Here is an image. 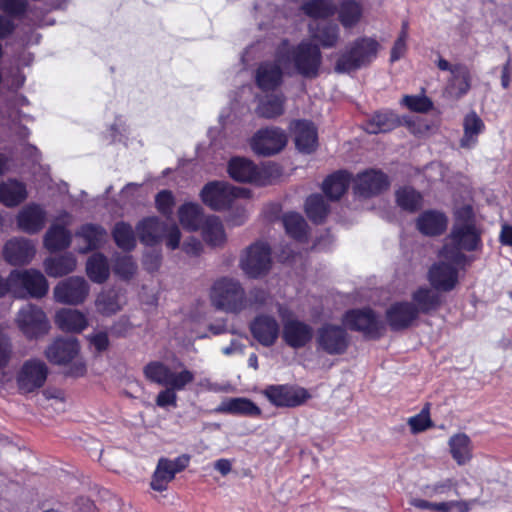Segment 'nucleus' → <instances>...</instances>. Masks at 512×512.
<instances>
[{"instance_id":"obj_1","label":"nucleus","mask_w":512,"mask_h":512,"mask_svg":"<svg viewBox=\"0 0 512 512\" xmlns=\"http://www.w3.org/2000/svg\"><path fill=\"white\" fill-rule=\"evenodd\" d=\"M277 61L286 73L294 69L304 77H316L321 65V52L317 45L302 41L297 46L283 41L276 51Z\"/></svg>"},{"instance_id":"obj_2","label":"nucleus","mask_w":512,"mask_h":512,"mask_svg":"<svg viewBox=\"0 0 512 512\" xmlns=\"http://www.w3.org/2000/svg\"><path fill=\"white\" fill-rule=\"evenodd\" d=\"M382 49L376 37L361 36L356 38L339 57L335 70L340 73L351 72L372 63Z\"/></svg>"},{"instance_id":"obj_3","label":"nucleus","mask_w":512,"mask_h":512,"mask_svg":"<svg viewBox=\"0 0 512 512\" xmlns=\"http://www.w3.org/2000/svg\"><path fill=\"white\" fill-rule=\"evenodd\" d=\"M456 221L449 236L448 245L450 251L476 250L481 245L480 231L474 223L473 210L466 205L459 208L456 213Z\"/></svg>"},{"instance_id":"obj_4","label":"nucleus","mask_w":512,"mask_h":512,"mask_svg":"<svg viewBox=\"0 0 512 512\" xmlns=\"http://www.w3.org/2000/svg\"><path fill=\"white\" fill-rule=\"evenodd\" d=\"M440 257L442 261L429 271V280L435 289L449 291L457 283V268L464 261V255L459 251H450L449 246L444 245Z\"/></svg>"},{"instance_id":"obj_5","label":"nucleus","mask_w":512,"mask_h":512,"mask_svg":"<svg viewBox=\"0 0 512 512\" xmlns=\"http://www.w3.org/2000/svg\"><path fill=\"white\" fill-rule=\"evenodd\" d=\"M11 294L17 298L27 295L42 298L48 292V282L44 275L35 269L14 270L10 273Z\"/></svg>"},{"instance_id":"obj_6","label":"nucleus","mask_w":512,"mask_h":512,"mask_svg":"<svg viewBox=\"0 0 512 512\" xmlns=\"http://www.w3.org/2000/svg\"><path fill=\"white\" fill-rule=\"evenodd\" d=\"M240 267L251 278L265 276L272 267L270 246L263 241L251 244L241 256Z\"/></svg>"},{"instance_id":"obj_7","label":"nucleus","mask_w":512,"mask_h":512,"mask_svg":"<svg viewBox=\"0 0 512 512\" xmlns=\"http://www.w3.org/2000/svg\"><path fill=\"white\" fill-rule=\"evenodd\" d=\"M48 367L44 361L32 358L24 361L15 374L17 389L21 394L33 393L44 386Z\"/></svg>"},{"instance_id":"obj_8","label":"nucleus","mask_w":512,"mask_h":512,"mask_svg":"<svg viewBox=\"0 0 512 512\" xmlns=\"http://www.w3.org/2000/svg\"><path fill=\"white\" fill-rule=\"evenodd\" d=\"M16 324L28 338H37L48 332L50 325L45 312L33 305L23 306L17 313Z\"/></svg>"},{"instance_id":"obj_9","label":"nucleus","mask_w":512,"mask_h":512,"mask_svg":"<svg viewBox=\"0 0 512 512\" xmlns=\"http://www.w3.org/2000/svg\"><path fill=\"white\" fill-rule=\"evenodd\" d=\"M287 144V136L283 130L276 127L259 130L251 139L252 150L263 156L280 152Z\"/></svg>"},{"instance_id":"obj_10","label":"nucleus","mask_w":512,"mask_h":512,"mask_svg":"<svg viewBox=\"0 0 512 512\" xmlns=\"http://www.w3.org/2000/svg\"><path fill=\"white\" fill-rule=\"evenodd\" d=\"M89 291V284L83 277H69L55 286L53 294L59 303L79 305L86 300Z\"/></svg>"},{"instance_id":"obj_11","label":"nucleus","mask_w":512,"mask_h":512,"mask_svg":"<svg viewBox=\"0 0 512 512\" xmlns=\"http://www.w3.org/2000/svg\"><path fill=\"white\" fill-rule=\"evenodd\" d=\"M263 394L277 407H296L310 397L306 389L290 385H269Z\"/></svg>"},{"instance_id":"obj_12","label":"nucleus","mask_w":512,"mask_h":512,"mask_svg":"<svg viewBox=\"0 0 512 512\" xmlns=\"http://www.w3.org/2000/svg\"><path fill=\"white\" fill-rule=\"evenodd\" d=\"M278 312L283 320L282 337L285 343L294 349L306 346L313 337L312 327L296 318L285 319V310L281 306Z\"/></svg>"},{"instance_id":"obj_13","label":"nucleus","mask_w":512,"mask_h":512,"mask_svg":"<svg viewBox=\"0 0 512 512\" xmlns=\"http://www.w3.org/2000/svg\"><path fill=\"white\" fill-rule=\"evenodd\" d=\"M318 350L330 355L342 354L348 346L346 331L337 325L325 324L316 335Z\"/></svg>"},{"instance_id":"obj_14","label":"nucleus","mask_w":512,"mask_h":512,"mask_svg":"<svg viewBox=\"0 0 512 512\" xmlns=\"http://www.w3.org/2000/svg\"><path fill=\"white\" fill-rule=\"evenodd\" d=\"M344 325L369 337H378L382 323L371 309H354L348 311L343 318Z\"/></svg>"},{"instance_id":"obj_15","label":"nucleus","mask_w":512,"mask_h":512,"mask_svg":"<svg viewBox=\"0 0 512 512\" xmlns=\"http://www.w3.org/2000/svg\"><path fill=\"white\" fill-rule=\"evenodd\" d=\"M189 463L187 456H180L175 459L161 458L151 479V488L162 492L167 489L168 484L175 478V475L184 470Z\"/></svg>"},{"instance_id":"obj_16","label":"nucleus","mask_w":512,"mask_h":512,"mask_svg":"<svg viewBox=\"0 0 512 512\" xmlns=\"http://www.w3.org/2000/svg\"><path fill=\"white\" fill-rule=\"evenodd\" d=\"M226 225L238 226L246 219V205L249 193L244 188L226 184Z\"/></svg>"},{"instance_id":"obj_17","label":"nucleus","mask_w":512,"mask_h":512,"mask_svg":"<svg viewBox=\"0 0 512 512\" xmlns=\"http://www.w3.org/2000/svg\"><path fill=\"white\" fill-rule=\"evenodd\" d=\"M389 186L387 176L379 170H366L357 174L353 180L355 195L363 198L375 196Z\"/></svg>"},{"instance_id":"obj_18","label":"nucleus","mask_w":512,"mask_h":512,"mask_svg":"<svg viewBox=\"0 0 512 512\" xmlns=\"http://www.w3.org/2000/svg\"><path fill=\"white\" fill-rule=\"evenodd\" d=\"M228 172L239 182H253L258 185H265L267 182L268 168H258L251 160L243 157L232 158L229 161Z\"/></svg>"},{"instance_id":"obj_19","label":"nucleus","mask_w":512,"mask_h":512,"mask_svg":"<svg viewBox=\"0 0 512 512\" xmlns=\"http://www.w3.org/2000/svg\"><path fill=\"white\" fill-rule=\"evenodd\" d=\"M71 224V216L63 212L55 220L45 234L44 245L51 251H59L67 248L71 243V234L66 226Z\"/></svg>"},{"instance_id":"obj_20","label":"nucleus","mask_w":512,"mask_h":512,"mask_svg":"<svg viewBox=\"0 0 512 512\" xmlns=\"http://www.w3.org/2000/svg\"><path fill=\"white\" fill-rule=\"evenodd\" d=\"M418 316L415 305L407 301L395 302L386 310V321L394 331L410 327Z\"/></svg>"},{"instance_id":"obj_21","label":"nucleus","mask_w":512,"mask_h":512,"mask_svg":"<svg viewBox=\"0 0 512 512\" xmlns=\"http://www.w3.org/2000/svg\"><path fill=\"white\" fill-rule=\"evenodd\" d=\"M80 345L76 338H57L45 350L46 358L53 364H66L76 358Z\"/></svg>"},{"instance_id":"obj_22","label":"nucleus","mask_w":512,"mask_h":512,"mask_svg":"<svg viewBox=\"0 0 512 512\" xmlns=\"http://www.w3.org/2000/svg\"><path fill=\"white\" fill-rule=\"evenodd\" d=\"M34 255L35 247L32 241L25 238L10 239L3 248L4 259L14 266L28 264Z\"/></svg>"},{"instance_id":"obj_23","label":"nucleus","mask_w":512,"mask_h":512,"mask_svg":"<svg viewBox=\"0 0 512 512\" xmlns=\"http://www.w3.org/2000/svg\"><path fill=\"white\" fill-rule=\"evenodd\" d=\"M16 220L20 230L28 234H35L45 225L46 211L40 205L31 203L19 211Z\"/></svg>"},{"instance_id":"obj_24","label":"nucleus","mask_w":512,"mask_h":512,"mask_svg":"<svg viewBox=\"0 0 512 512\" xmlns=\"http://www.w3.org/2000/svg\"><path fill=\"white\" fill-rule=\"evenodd\" d=\"M56 326L70 333H81L88 327V319L84 313L71 308L58 310L54 318Z\"/></svg>"},{"instance_id":"obj_25","label":"nucleus","mask_w":512,"mask_h":512,"mask_svg":"<svg viewBox=\"0 0 512 512\" xmlns=\"http://www.w3.org/2000/svg\"><path fill=\"white\" fill-rule=\"evenodd\" d=\"M471 86L469 69L462 64L454 65L451 78L445 88V94L452 99H459L465 95Z\"/></svg>"},{"instance_id":"obj_26","label":"nucleus","mask_w":512,"mask_h":512,"mask_svg":"<svg viewBox=\"0 0 512 512\" xmlns=\"http://www.w3.org/2000/svg\"><path fill=\"white\" fill-rule=\"evenodd\" d=\"M338 21L345 29L357 26L364 14V7L358 0H340L336 5Z\"/></svg>"},{"instance_id":"obj_27","label":"nucleus","mask_w":512,"mask_h":512,"mask_svg":"<svg viewBox=\"0 0 512 512\" xmlns=\"http://www.w3.org/2000/svg\"><path fill=\"white\" fill-rule=\"evenodd\" d=\"M295 144L299 151L311 153L317 147V130L315 126L306 120H299L293 124Z\"/></svg>"},{"instance_id":"obj_28","label":"nucleus","mask_w":512,"mask_h":512,"mask_svg":"<svg viewBox=\"0 0 512 512\" xmlns=\"http://www.w3.org/2000/svg\"><path fill=\"white\" fill-rule=\"evenodd\" d=\"M283 73L286 71L283 70L275 56V63L266 62L257 69V85L264 91L274 90L280 85Z\"/></svg>"},{"instance_id":"obj_29","label":"nucleus","mask_w":512,"mask_h":512,"mask_svg":"<svg viewBox=\"0 0 512 512\" xmlns=\"http://www.w3.org/2000/svg\"><path fill=\"white\" fill-rule=\"evenodd\" d=\"M253 336L264 346H271L279 334V325L275 318L259 316L251 325Z\"/></svg>"},{"instance_id":"obj_30","label":"nucleus","mask_w":512,"mask_h":512,"mask_svg":"<svg viewBox=\"0 0 512 512\" xmlns=\"http://www.w3.org/2000/svg\"><path fill=\"white\" fill-rule=\"evenodd\" d=\"M311 37L324 48L334 47L340 38V28L333 22L309 24Z\"/></svg>"},{"instance_id":"obj_31","label":"nucleus","mask_w":512,"mask_h":512,"mask_svg":"<svg viewBox=\"0 0 512 512\" xmlns=\"http://www.w3.org/2000/svg\"><path fill=\"white\" fill-rule=\"evenodd\" d=\"M125 304V296L114 289L102 291L95 300L97 312L105 316L119 312Z\"/></svg>"},{"instance_id":"obj_32","label":"nucleus","mask_w":512,"mask_h":512,"mask_svg":"<svg viewBox=\"0 0 512 512\" xmlns=\"http://www.w3.org/2000/svg\"><path fill=\"white\" fill-rule=\"evenodd\" d=\"M447 226L446 216L435 210L423 212L417 219L418 230L428 236L441 234Z\"/></svg>"},{"instance_id":"obj_33","label":"nucleus","mask_w":512,"mask_h":512,"mask_svg":"<svg viewBox=\"0 0 512 512\" xmlns=\"http://www.w3.org/2000/svg\"><path fill=\"white\" fill-rule=\"evenodd\" d=\"M165 224L156 217L142 220L137 225L140 241L148 246L157 244L164 235Z\"/></svg>"},{"instance_id":"obj_34","label":"nucleus","mask_w":512,"mask_h":512,"mask_svg":"<svg viewBox=\"0 0 512 512\" xmlns=\"http://www.w3.org/2000/svg\"><path fill=\"white\" fill-rule=\"evenodd\" d=\"M26 198L27 190L22 182L9 179L0 183V202L6 207H15Z\"/></svg>"},{"instance_id":"obj_35","label":"nucleus","mask_w":512,"mask_h":512,"mask_svg":"<svg viewBox=\"0 0 512 512\" xmlns=\"http://www.w3.org/2000/svg\"><path fill=\"white\" fill-rule=\"evenodd\" d=\"M413 304L420 313H430L437 310L441 303V295L434 289L428 287H420L412 294Z\"/></svg>"},{"instance_id":"obj_36","label":"nucleus","mask_w":512,"mask_h":512,"mask_svg":"<svg viewBox=\"0 0 512 512\" xmlns=\"http://www.w3.org/2000/svg\"><path fill=\"white\" fill-rule=\"evenodd\" d=\"M452 458L458 465H465L472 459L473 446L470 438L464 433H457L448 441Z\"/></svg>"},{"instance_id":"obj_37","label":"nucleus","mask_w":512,"mask_h":512,"mask_svg":"<svg viewBox=\"0 0 512 512\" xmlns=\"http://www.w3.org/2000/svg\"><path fill=\"white\" fill-rule=\"evenodd\" d=\"M76 236L84 242L83 246L78 247V252L87 253L102 245L106 231L100 226L86 224L77 231Z\"/></svg>"},{"instance_id":"obj_38","label":"nucleus","mask_w":512,"mask_h":512,"mask_svg":"<svg viewBox=\"0 0 512 512\" xmlns=\"http://www.w3.org/2000/svg\"><path fill=\"white\" fill-rule=\"evenodd\" d=\"M400 124L398 116L392 111H381L373 115L365 124L366 132L378 134L389 132Z\"/></svg>"},{"instance_id":"obj_39","label":"nucleus","mask_w":512,"mask_h":512,"mask_svg":"<svg viewBox=\"0 0 512 512\" xmlns=\"http://www.w3.org/2000/svg\"><path fill=\"white\" fill-rule=\"evenodd\" d=\"M463 129L460 146L470 149L476 145L479 134L484 130V123L475 112H470L464 118Z\"/></svg>"},{"instance_id":"obj_40","label":"nucleus","mask_w":512,"mask_h":512,"mask_svg":"<svg viewBox=\"0 0 512 512\" xmlns=\"http://www.w3.org/2000/svg\"><path fill=\"white\" fill-rule=\"evenodd\" d=\"M77 266L76 258L73 254H65L57 258H48L44 261L45 272L50 277H61L75 270Z\"/></svg>"},{"instance_id":"obj_41","label":"nucleus","mask_w":512,"mask_h":512,"mask_svg":"<svg viewBox=\"0 0 512 512\" xmlns=\"http://www.w3.org/2000/svg\"><path fill=\"white\" fill-rule=\"evenodd\" d=\"M350 182L351 175L346 171H339L324 181L323 191L330 199L337 200L347 191Z\"/></svg>"},{"instance_id":"obj_42","label":"nucleus","mask_w":512,"mask_h":512,"mask_svg":"<svg viewBox=\"0 0 512 512\" xmlns=\"http://www.w3.org/2000/svg\"><path fill=\"white\" fill-rule=\"evenodd\" d=\"M178 218L183 228L196 231L203 222L202 208L197 203H185L178 209Z\"/></svg>"},{"instance_id":"obj_43","label":"nucleus","mask_w":512,"mask_h":512,"mask_svg":"<svg viewBox=\"0 0 512 512\" xmlns=\"http://www.w3.org/2000/svg\"><path fill=\"white\" fill-rule=\"evenodd\" d=\"M86 273L92 282L104 283L110 275L107 258L100 253L93 254L87 260Z\"/></svg>"},{"instance_id":"obj_44","label":"nucleus","mask_w":512,"mask_h":512,"mask_svg":"<svg viewBox=\"0 0 512 512\" xmlns=\"http://www.w3.org/2000/svg\"><path fill=\"white\" fill-rule=\"evenodd\" d=\"M200 197L209 208L219 211L224 207V183L213 181L201 190Z\"/></svg>"},{"instance_id":"obj_45","label":"nucleus","mask_w":512,"mask_h":512,"mask_svg":"<svg viewBox=\"0 0 512 512\" xmlns=\"http://www.w3.org/2000/svg\"><path fill=\"white\" fill-rule=\"evenodd\" d=\"M194 378L193 372L186 369L182 363H178L173 368H169L164 386L180 391L183 390L186 385L193 382Z\"/></svg>"},{"instance_id":"obj_46","label":"nucleus","mask_w":512,"mask_h":512,"mask_svg":"<svg viewBox=\"0 0 512 512\" xmlns=\"http://www.w3.org/2000/svg\"><path fill=\"white\" fill-rule=\"evenodd\" d=\"M302 11L314 19H326L336 13L333 0H310L302 5Z\"/></svg>"},{"instance_id":"obj_47","label":"nucleus","mask_w":512,"mask_h":512,"mask_svg":"<svg viewBox=\"0 0 512 512\" xmlns=\"http://www.w3.org/2000/svg\"><path fill=\"white\" fill-rule=\"evenodd\" d=\"M226 312H236L244 307V291L240 284L234 280L226 279Z\"/></svg>"},{"instance_id":"obj_48","label":"nucleus","mask_w":512,"mask_h":512,"mask_svg":"<svg viewBox=\"0 0 512 512\" xmlns=\"http://www.w3.org/2000/svg\"><path fill=\"white\" fill-rule=\"evenodd\" d=\"M283 225L288 235L302 241L307 232V224L304 218L298 213H287L283 216Z\"/></svg>"},{"instance_id":"obj_49","label":"nucleus","mask_w":512,"mask_h":512,"mask_svg":"<svg viewBox=\"0 0 512 512\" xmlns=\"http://www.w3.org/2000/svg\"><path fill=\"white\" fill-rule=\"evenodd\" d=\"M284 97L282 95L268 96L260 101L257 112L264 118H275L284 112Z\"/></svg>"},{"instance_id":"obj_50","label":"nucleus","mask_w":512,"mask_h":512,"mask_svg":"<svg viewBox=\"0 0 512 512\" xmlns=\"http://www.w3.org/2000/svg\"><path fill=\"white\" fill-rule=\"evenodd\" d=\"M305 210L315 223H321L328 214L329 207L321 195H312L306 200Z\"/></svg>"},{"instance_id":"obj_51","label":"nucleus","mask_w":512,"mask_h":512,"mask_svg":"<svg viewBox=\"0 0 512 512\" xmlns=\"http://www.w3.org/2000/svg\"><path fill=\"white\" fill-rule=\"evenodd\" d=\"M113 237L117 246L123 250H132L136 245V238L131 225L120 222L113 230Z\"/></svg>"},{"instance_id":"obj_52","label":"nucleus","mask_w":512,"mask_h":512,"mask_svg":"<svg viewBox=\"0 0 512 512\" xmlns=\"http://www.w3.org/2000/svg\"><path fill=\"white\" fill-rule=\"evenodd\" d=\"M396 202L402 209L413 212L421 206L422 196L411 187H403L396 192Z\"/></svg>"},{"instance_id":"obj_53","label":"nucleus","mask_w":512,"mask_h":512,"mask_svg":"<svg viewBox=\"0 0 512 512\" xmlns=\"http://www.w3.org/2000/svg\"><path fill=\"white\" fill-rule=\"evenodd\" d=\"M226 412L256 417L261 414L260 408L246 398H231L226 401Z\"/></svg>"},{"instance_id":"obj_54","label":"nucleus","mask_w":512,"mask_h":512,"mask_svg":"<svg viewBox=\"0 0 512 512\" xmlns=\"http://www.w3.org/2000/svg\"><path fill=\"white\" fill-rule=\"evenodd\" d=\"M223 227L217 217H208L203 226V237L213 246L220 245L223 239Z\"/></svg>"},{"instance_id":"obj_55","label":"nucleus","mask_w":512,"mask_h":512,"mask_svg":"<svg viewBox=\"0 0 512 512\" xmlns=\"http://www.w3.org/2000/svg\"><path fill=\"white\" fill-rule=\"evenodd\" d=\"M169 368L170 367L168 365L160 361H153L144 367L143 372L149 381L164 386L168 376Z\"/></svg>"},{"instance_id":"obj_56","label":"nucleus","mask_w":512,"mask_h":512,"mask_svg":"<svg viewBox=\"0 0 512 512\" xmlns=\"http://www.w3.org/2000/svg\"><path fill=\"white\" fill-rule=\"evenodd\" d=\"M401 104L412 112L426 113L433 107V102L424 94L420 95H405Z\"/></svg>"},{"instance_id":"obj_57","label":"nucleus","mask_w":512,"mask_h":512,"mask_svg":"<svg viewBox=\"0 0 512 512\" xmlns=\"http://www.w3.org/2000/svg\"><path fill=\"white\" fill-rule=\"evenodd\" d=\"M113 270L118 277L128 280L136 273L137 265L131 256H120L116 258Z\"/></svg>"},{"instance_id":"obj_58","label":"nucleus","mask_w":512,"mask_h":512,"mask_svg":"<svg viewBox=\"0 0 512 512\" xmlns=\"http://www.w3.org/2000/svg\"><path fill=\"white\" fill-rule=\"evenodd\" d=\"M407 423L410 427L411 433L413 434L421 433L432 427L433 422L430 418L429 408L425 407L420 413L408 418Z\"/></svg>"},{"instance_id":"obj_59","label":"nucleus","mask_w":512,"mask_h":512,"mask_svg":"<svg viewBox=\"0 0 512 512\" xmlns=\"http://www.w3.org/2000/svg\"><path fill=\"white\" fill-rule=\"evenodd\" d=\"M156 206L160 213L170 216L173 211L174 197L170 191L164 190L156 196Z\"/></svg>"},{"instance_id":"obj_60","label":"nucleus","mask_w":512,"mask_h":512,"mask_svg":"<svg viewBox=\"0 0 512 512\" xmlns=\"http://www.w3.org/2000/svg\"><path fill=\"white\" fill-rule=\"evenodd\" d=\"M407 39H408V33L407 32H400L398 38L393 44V47L391 49L390 53V61L396 62L404 55L407 51Z\"/></svg>"},{"instance_id":"obj_61","label":"nucleus","mask_w":512,"mask_h":512,"mask_svg":"<svg viewBox=\"0 0 512 512\" xmlns=\"http://www.w3.org/2000/svg\"><path fill=\"white\" fill-rule=\"evenodd\" d=\"M455 488L456 483L452 479H446L444 481L427 486L425 493L430 497L447 495L449 491Z\"/></svg>"},{"instance_id":"obj_62","label":"nucleus","mask_w":512,"mask_h":512,"mask_svg":"<svg viewBox=\"0 0 512 512\" xmlns=\"http://www.w3.org/2000/svg\"><path fill=\"white\" fill-rule=\"evenodd\" d=\"M210 300L217 309L224 307V280H217L210 290Z\"/></svg>"},{"instance_id":"obj_63","label":"nucleus","mask_w":512,"mask_h":512,"mask_svg":"<svg viewBox=\"0 0 512 512\" xmlns=\"http://www.w3.org/2000/svg\"><path fill=\"white\" fill-rule=\"evenodd\" d=\"M26 9L24 0H0V10L9 15H20Z\"/></svg>"},{"instance_id":"obj_64","label":"nucleus","mask_w":512,"mask_h":512,"mask_svg":"<svg viewBox=\"0 0 512 512\" xmlns=\"http://www.w3.org/2000/svg\"><path fill=\"white\" fill-rule=\"evenodd\" d=\"M166 238V245L168 248L174 250L179 247L181 232L177 225L173 224L171 226L165 225L164 235Z\"/></svg>"}]
</instances>
